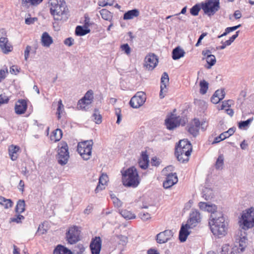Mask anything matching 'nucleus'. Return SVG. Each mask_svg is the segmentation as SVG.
I'll return each instance as SVG.
<instances>
[{"label": "nucleus", "mask_w": 254, "mask_h": 254, "mask_svg": "<svg viewBox=\"0 0 254 254\" xmlns=\"http://www.w3.org/2000/svg\"><path fill=\"white\" fill-rule=\"evenodd\" d=\"M108 181V177L106 174H102L99 179V184L97 186L95 191L96 193L98 192L100 190L105 189V186L106 185Z\"/></svg>", "instance_id": "5701e85b"}, {"label": "nucleus", "mask_w": 254, "mask_h": 254, "mask_svg": "<svg viewBox=\"0 0 254 254\" xmlns=\"http://www.w3.org/2000/svg\"><path fill=\"white\" fill-rule=\"evenodd\" d=\"M20 148L18 146L11 145L8 148V153L10 157V159L12 161H15L17 159L18 156V152L19 151Z\"/></svg>", "instance_id": "b1692460"}, {"label": "nucleus", "mask_w": 254, "mask_h": 254, "mask_svg": "<svg viewBox=\"0 0 254 254\" xmlns=\"http://www.w3.org/2000/svg\"><path fill=\"white\" fill-rule=\"evenodd\" d=\"M91 104V103L87 102V101L84 100V98L83 97L79 100L77 104V108L80 109L85 110Z\"/></svg>", "instance_id": "f704fd0d"}, {"label": "nucleus", "mask_w": 254, "mask_h": 254, "mask_svg": "<svg viewBox=\"0 0 254 254\" xmlns=\"http://www.w3.org/2000/svg\"><path fill=\"white\" fill-rule=\"evenodd\" d=\"M18 213V215H15L14 217L10 218V221L12 222H16L17 223H19L21 222V220H23L24 217L23 216L19 214Z\"/></svg>", "instance_id": "864d4df0"}, {"label": "nucleus", "mask_w": 254, "mask_h": 254, "mask_svg": "<svg viewBox=\"0 0 254 254\" xmlns=\"http://www.w3.org/2000/svg\"><path fill=\"white\" fill-rule=\"evenodd\" d=\"M117 238L120 240L119 244L125 245L127 243V237L123 235H118Z\"/></svg>", "instance_id": "5fc2aeb1"}, {"label": "nucleus", "mask_w": 254, "mask_h": 254, "mask_svg": "<svg viewBox=\"0 0 254 254\" xmlns=\"http://www.w3.org/2000/svg\"><path fill=\"white\" fill-rule=\"evenodd\" d=\"M9 98L7 96L1 94L0 95V106L8 102Z\"/></svg>", "instance_id": "bf43d9fd"}, {"label": "nucleus", "mask_w": 254, "mask_h": 254, "mask_svg": "<svg viewBox=\"0 0 254 254\" xmlns=\"http://www.w3.org/2000/svg\"><path fill=\"white\" fill-rule=\"evenodd\" d=\"M206 61L207 63L209 64V66L207 67V68H210L215 64V57L213 55L208 56V57L206 58Z\"/></svg>", "instance_id": "c03bdc74"}, {"label": "nucleus", "mask_w": 254, "mask_h": 254, "mask_svg": "<svg viewBox=\"0 0 254 254\" xmlns=\"http://www.w3.org/2000/svg\"><path fill=\"white\" fill-rule=\"evenodd\" d=\"M80 23L83 24L84 27L87 29L94 24V22L91 21L89 17H84L80 20Z\"/></svg>", "instance_id": "4c0bfd02"}, {"label": "nucleus", "mask_w": 254, "mask_h": 254, "mask_svg": "<svg viewBox=\"0 0 254 254\" xmlns=\"http://www.w3.org/2000/svg\"><path fill=\"white\" fill-rule=\"evenodd\" d=\"M37 20V18L36 17H29L25 19V22L26 24L30 25L34 23Z\"/></svg>", "instance_id": "13d9d810"}, {"label": "nucleus", "mask_w": 254, "mask_h": 254, "mask_svg": "<svg viewBox=\"0 0 254 254\" xmlns=\"http://www.w3.org/2000/svg\"><path fill=\"white\" fill-rule=\"evenodd\" d=\"M139 217L143 221H147L151 218L150 214L147 212H140Z\"/></svg>", "instance_id": "6e6d98bb"}, {"label": "nucleus", "mask_w": 254, "mask_h": 254, "mask_svg": "<svg viewBox=\"0 0 254 254\" xmlns=\"http://www.w3.org/2000/svg\"><path fill=\"white\" fill-rule=\"evenodd\" d=\"M0 48L4 54H7L12 50V47L6 37L0 38Z\"/></svg>", "instance_id": "a211bd4d"}, {"label": "nucleus", "mask_w": 254, "mask_h": 254, "mask_svg": "<svg viewBox=\"0 0 254 254\" xmlns=\"http://www.w3.org/2000/svg\"><path fill=\"white\" fill-rule=\"evenodd\" d=\"M25 203L23 199L19 200L15 207V211L17 213H21L25 210Z\"/></svg>", "instance_id": "473e14b6"}, {"label": "nucleus", "mask_w": 254, "mask_h": 254, "mask_svg": "<svg viewBox=\"0 0 254 254\" xmlns=\"http://www.w3.org/2000/svg\"><path fill=\"white\" fill-rule=\"evenodd\" d=\"M43 0H22V2L25 4L36 6L42 2Z\"/></svg>", "instance_id": "8fccbe9b"}, {"label": "nucleus", "mask_w": 254, "mask_h": 254, "mask_svg": "<svg viewBox=\"0 0 254 254\" xmlns=\"http://www.w3.org/2000/svg\"><path fill=\"white\" fill-rule=\"evenodd\" d=\"M41 42L43 46L49 47L53 43V41L52 37L47 32H45L42 35Z\"/></svg>", "instance_id": "393cba45"}, {"label": "nucleus", "mask_w": 254, "mask_h": 254, "mask_svg": "<svg viewBox=\"0 0 254 254\" xmlns=\"http://www.w3.org/2000/svg\"><path fill=\"white\" fill-rule=\"evenodd\" d=\"M64 112V106L62 103V101L60 100L58 101V107L57 108V114L58 115V119L59 120L61 118V114Z\"/></svg>", "instance_id": "a19ab883"}, {"label": "nucleus", "mask_w": 254, "mask_h": 254, "mask_svg": "<svg viewBox=\"0 0 254 254\" xmlns=\"http://www.w3.org/2000/svg\"><path fill=\"white\" fill-rule=\"evenodd\" d=\"M237 252L236 246L232 244L223 245V254H236Z\"/></svg>", "instance_id": "bb28decb"}, {"label": "nucleus", "mask_w": 254, "mask_h": 254, "mask_svg": "<svg viewBox=\"0 0 254 254\" xmlns=\"http://www.w3.org/2000/svg\"><path fill=\"white\" fill-rule=\"evenodd\" d=\"M27 107V103L24 100H19L15 104V112L18 115L25 113Z\"/></svg>", "instance_id": "412c9836"}, {"label": "nucleus", "mask_w": 254, "mask_h": 254, "mask_svg": "<svg viewBox=\"0 0 254 254\" xmlns=\"http://www.w3.org/2000/svg\"><path fill=\"white\" fill-rule=\"evenodd\" d=\"M79 232L77 227L70 228L66 233V240L70 244L76 243L79 240Z\"/></svg>", "instance_id": "9b49d317"}, {"label": "nucleus", "mask_w": 254, "mask_h": 254, "mask_svg": "<svg viewBox=\"0 0 254 254\" xmlns=\"http://www.w3.org/2000/svg\"><path fill=\"white\" fill-rule=\"evenodd\" d=\"M212 191L207 188H205L202 192V197L205 200H209L212 197Z\"/></svg>", "instance_id": "a18cd8bd"}, {"label": "nucleus", "mask_w": 254, "mask_h": 254, "mask_svg": "<svg viewBox=\"0 0 254 254\" xmlns=\"http://www.w3.org/2000/svg\"><path fill=\"white\" fill-rule=\"evenodd\" d=\"M100 13L101 16H109L111 14V12L104 8L100 10Z\"/></svg>", "instance_id": "338daca9"}, {"label": "nucleus", "mask_w": 254, "mask_h": 254, "mask_svg": "<svg viewBox=\"0 0 254 254\" xmlns=\"http://www.w3.org/2000/svg\"><path fill=\"white\" fill-rule=\"evenodd\" d=\"M222 100V89L216 90L211 97V102L214 104L218 103Z\"/></svg>", "instance_id": "cd10ccee"}, {"label": "nucleus", "mask_w": 254, "mask_h": 254, "mask_svg": "<svg viewBox=\"0 0 254 254\" xmlns=\"http://www.w3.org/2000/svg\"><path fill=\"white\" fill-rule=\"evenodd\" d=\"M185 122L182 123V119L180 117H176L172 115L169 118L165 120V124L169 129H173L180 125H184Z\"/></svg>", "instance_id": "f8f14e48"}, {"label": "nucleus", "mask_w": 254, "mask_h": 254, "mask_svg": "<svg viewBox=\"0 0 254 254\" xmlns=\"http://www.w3.org/2000/svg\"><path fill=\"white\" fill-rule=\"evenodd\" d=\"M139 11L137 9H133L125 12L124 16H138Z\"/></svg>", "instance_id": "603ef678"}, {"label": "nucleus", "mask_w": 254, "mask_h": 254, "mask_svg": "<svg viewBox=\"0 0 254 254\" xmlns=\"http://www.w3.org/2000/svg\"><path fill=\"white\" fill-rule=\"evenodd\" d=\"M121 48L122 49V50L124 51L127 55H128L130 54V48L129 47L127 44H125L122 45Z\"/></svg>", "instance_id": "4d7b16f0"}, {"label": "nucleus", "mask_w": 254, "mask_h": 254, "mask_svg": "<svg viewBox=\"0 0 254 254\" xmlns=\"http://www.w3.org/2000/svg\"><path fill=\"white\" fill-rule=\"evenodd\" d=\"M240 227L246 231L254 226V208L243 211L239 221Z\"/></svg>", "instance_id": "20e7f679"}, {"label": "nucleus", "mask_w": 254, "mask_h": 254, "mask_svg": "<svg viewBox=\"0 0 254 254\" xmlns=\"http://www.w3.org/2000/svg\"><path fill=\"white\" fill-rule=\"evenodd\" d=\"M145 100V94L143 92H137L131 98L129 104L132 108H138L144 103Z\"/></svg>", "instance_id": "1a4fd4ad"}, {"label": "nucleus", "mask_w": 254, "mask_h": 254, "mask_svg": "<svg viewBox=\"0 0 254 254\" xmlns=\"http://www.w3.org/2000/svg\"><path fill=\"white\" fill-rule=\"evenodd\" d=\"M195 104L200 107L201 110H204L207 108L206 103L201 100H196L194 101Z\"/></svg>", "instance_id": "09e8293b"}, {"label": "nucleus", "mask_w": 254, "mask_h": 254, "mask_svg": "<svg viewBox=\"0 0 254 254\" xmlns=\"http://www.w3.org/2000/svg\"><path fill=\"white\" fill-rule=\"evenodd\" d=\"M93 144L92 140H86L78 143L77 150L84 160H87L90 158Z\"/></svg>", "instance_id": "6e6552de"}, {"label": "nucleus", "mask_w": 254, "mask_h": 254, "mask_svg": "<svg viewBox=\"0 0 254 254\" xmlns=\"http://www.w3.org/2000/svg\"><path fill=\"white\" fill-rule=\"evenodd\" d=\"M9 72L11 74H16L18 72H19V71L17 66L12 65L10 67Z\"/></svg>", "instance_id": "774afa93"}, {"label": "nucleus", "mask_w": 254, "mask_h": 254, "mask_svg": "<svg viewBox=\"0 0 254 254\" xmlns=\"http://www.w3.org/2000/svg\"><path fill=\"white\" fill-rule=\"evenodd\" d=\"M222 133H220L219 136L217 137H215L212 140L213 136L209 137V142L211 144H215L217 143H219L222 141Z\"/></svg>", "instance_id": "49530a36"}, {"label": "nucleus", "mask_w": 254, "mask_h": 254, "mask_svg": "<svg viewBox=\"0 0 254 254\" xmlns=\"http://www.w3.org/2000/svg\"><path fill=\"white\" fill-rule=\"evenodd\" d=\"M90 32L89 29H87L84 26H77L75 29V34L77 36H84Z\"/></svg>", "instance_id": "c756f323"}, {"label": "nucleus", "mask_w": 254, "mask_h": 254, "mask_svg": "<svg viewBox=\"0 0 254 254\" xmlns=\"http://www.w3.org/2000/svg\"><path fill=\"white\" fill-rule=\"evenodd\" d=\"M83 98H84V100L87 101V102L92 103L93 100V91L91 90L88 91L85 94Z\"/></svg>", "instance_id": "37998d69"}, {"label": "nucleus", "mask_w": 254, "mask_h": 254, "mask_svg": "<svg viewBox=\"0 0 254 254\" xmlns=\"http://www.w3.org/2000/svg\"><path fill=\"white\" fill-rule=\"evenodd\" d=\"M93 120L96 124H100L102 122V117L100 114L99 111L95 109L94 113L92 115Z\"/></svg>", "instance_id": "58836bf2"}, {"label": "nucleus", "mask_w": 254, "mask_h": 254, "mask_svg": "<svg viewBox=\"0 0 254 254\" xmlns=\"http://www.w3.org/2000/svg\"><path fill=\"white\" fill-rule=\"evenodd\" d=\"M74 40L71 37L65 39L64 41V44L69 47L73 44Z\"/></svg>", "instance_id": "e2e57ef3"}, {"label": "nucleus", "mask_w": 254, "mask_h": 254, "mask_svg": "<svg viewBox=\"0 0 254 254\" xmlns=\"http://www.w3.org/2000/svg\"><path fill=\"white\" fill-rule=\"evenodd\" d=\"M200 213L197 210H192L190 214V218L187 221V225L190 228H194L201 222Z\"/></svg>", "instance_id": "9d476101"}, {"label": "nucleus", "mask_w": 254, "mask_h": 254, "mask_svg": "<svg viewBox=\"0 0 254 254\" xmlns=\"http://www.w3.org/2000/svg\"><path fill=\"white\" fill-rule=\"evenodd\" d=\"M191 228H190V226H188L187 223L185 225H182L179 232V239L181 242H184L186 241L188 235L190 233L188 229Z\"/></svg>", "instance_id": "4be33fe9"}, {"label": "nucleus", "mask_w": 254, "mask_h": 254, "mask_svg": "<svg viewBox=\"0 0 254 254\" xmlns=\"http://www.w3.org/2000/svg\"><path fill=\"white\" fill-rule=\"evenodd\" d=\"M0 204L4 206L5 208L7 209L12 206L13 202L10 199L0 196Z\"/></svg>", "instance_id": "72a5a7b5"}, {"label": "nucleus", "mask_w": 254, "mask_h": 254, "mask_svg": "<svg viewBox=\"0 0 254 254\" xmlns=\"http://www.w3.org/2000/svg\"><path fill=\"white\" fill-rule=\"evenodd\" d=\"M198 206L201 210L211 213L209 224L211 232L216 237L221 238L222 236V213L217 211V207L214 204L200 202Z\"/></svg>", "instance_id": "f257e3e1"}, {"label": "nucleus", "mask_w": 254, "mask_h": 254, "mask_svg": "<svg viewBox=\"0 0 254 254\" xmlns=\"http://www.w3.org/2000/svg\"><path fill=\"white\" fill-rule=\"evenodd\" d=\"M173 232L171 230H166L156 235V241L159 244H164L169 241L173 236Z\"/></svg>", "instance_id": "4468645a"}, {"label": "nucleus", "mask_w": 254, "mask_h": 254, "mask_svg": "<svg viewBox=\"0 0 254 254\" xmlns=\"http://www.w3.org/2000/svg\"><path fill=\"white\" fill-rule=\"evenodd\" d=\"M185 52L184 50L180 47L178 46L175 48L172 52V58L174 60L180 59L185 56Z\"/></svg>", "instance_id": "a878e982"}, {"label": "nucleus", "mask_w": 254, "mask_h": 254, "mask_svg": "<svg viewBox=\"0 0 254 254\" xmlns=\"http://www.w3.org/2000/svg\"><path fill=\"white\" fill-rule=\"evenodd\" d=\"M49 4L51 13L53 15L62 16L67 15L69 12L64 0H50Z\"/></svg>", "instance_id": "39448f33"}, {"label": "nucleus", "mask_w": 254, "mask_h": 254, "mask_svg": "<svg viewBox=\"0 0 254 254\" xmlns=\"http://www.w3.org/2000/svg\"><path fill=\"white\" fill-rule=\"evenodd\" d=\"M31 47L30 46H27L24 51V59L25 60L27 61L29 58V53L31 50Z\"/></svg>", "instance_id": "69168bd1"}, {"label": "nucleus", "mask_w": 254, "mask_h": 254, "mask_svg": "<svg viewBox=\"0 0 254 254\" xmlns=\"http://www.w3.org/2000/svg\"><path fill=\"white\" fill-rule=\"evenodd\" d=\"M102 246V240L99 237L93 238L90 244L92 254H100Z\"/></svg>", "instance_id": "f3484780"}, {"label": "nucleus", "mask_w": 254, "mask_h": 254, "mask_svg": "<svg viewBox=\"0 0 254 254\" xmlns=\"http://www.w3.org/2000/svg\"><path fill=\"white\" fill-rule=\"evenodd\" d=\"M215 168L216 170H222V156L220 154L216 160Z\"/></svg>", "instance_id": "de8ad7c7"}, {"label": "nucleus", "mask_w": 254, "mask_h": 254, "mask_svg": "<svg viewBox=\"0 0 254 254\" xmlns=\"http://www.w3.org/2000/svg\"><path fill=\"white\" fill-rule=\"evenodd\" d=\"M123 183L125 186L133 188H135L138 185L139 177L135 167H130L125 171L123 174Z\"/></svg>", "instance_id": "7ed1b4c3"}, {"label": "nucleus", "mask_w": 254, "mask_h": 254, "mask_svg": "<svg viewBox=\"0 0 254 254\" xmlns=\"http://www.w3.org/2000/svg\"><path fill=\"white\" fill-rule=\"evenodd\" d=\"M58 148L57 159L59 164L64 165L67 164L69 158L68 145L66 142H61Z\"/></svg>", "instance_id": "423d86ee"}, {"label": "nucleus", "mask_w": 254, "mask_h": 254, "mask_svg": "<svg viewBox=\"0 0 254 254\" xmlns=\"http://www.w3.org/2000/svg\"><path fill=\"white\" fill-rule=\"evenodd\" d=\"M144 66L149 70H153L157 65L158 59L153 54L146 56L144 60Z\"/></svg>", "instance_id": "ddd939ff"}, {"label": "nucleus", "mask_w": 254, "mask_h": 254, "mask_svg": "<svg viewBox=\"0 0 254 254\" xmlns=\"http://www.w3.org/2000/svg\"><path fill=\"white\" fill-rule=\"evenodd\" d=\"M241 26V24H239L237 26H233V27H227L226 28L225 32H223V36H226L228 34H229L230 32H233L236 30H237L238 28L240 27Z\"/></svg>", "instance_id": "3c124183"}, {"label": "nucleus", "mask_w": 254, "mask_h": 254, "mask_svg": "<svg viewBox=\"0 0 254 254\" xmlns=\"http://www.w3.org/2000/svg\"><path fill=\"white\" fill-rule=\"evenodd\" d=\"M54 254H72L71 251L61 245H58L54 251Z\"/></svg>", "instance_id": "7c9ffc66"}, {"label": "nucleus", "mask_w": 254, "mask_h": 254, "mask_svg": "<svg viewBox=\"0 0 254 254\" xmlns=\"http://www.w3.org/2000/svg\"><path fill=\"white\" fill-rule=\"evenodd\" d=\"M169 78L167 72H164L161 78V85L159 97L161 99L164 98L167 92V86L169 83Z\"/></svg>", "instance_id": "2eb2a0df"}, {"label": "nucleus", "mask_w": 254, "mask_h": 254, "mask_svg": "<svg viewBox=\"0 0 254 254\" xmlns=\"http://www.w3.org/2000/svg\"><path fill=\"white\" fill-rule=\"evenodd\" d=\"M7 73L8 69L7 68H6L5 70L4 69L0 70V82L5 78Z\"/></svg>", "instance_id": "052dcab7"}, {"label": "nucleus", "mask_w": 254, "mask_h": 254, "mask_svg": "<svg viewBox=\"0 0 254 254\" xmlns=\"http://www.w3.org/2000/svg\"><path fill=\"white\" fill-rule=\"evenodd\" d=\"M242 233V231H241L240 235H239V233H238L239 238L236 239V243L239 244L238 247L237 245H234V246H236V250L238 253L244 252L247 245L246 233L244 232V235H243Z\"/></svg>", "instance_id": "dca6fc26"}, {"label": "nucleus", "mask_w": 254, "mask_h": 254, "mask_svg": "<svg viewBox=\"0 0 254 254\" xmlns=\"http://www.w3.org/2000/svg\"><path fill=\"white\" fill-rule=\"evenodd\" d=\"M178 182V178L176 173L169 174L167 175L166 181L163 183L165 189L170 188Z\"/></svg>", "instance_id": "6ab92c4d"}, {"label": "nucleus", "mask_w": 254, "mask_h": 254, "mask_svg": "<svg viewBox=\"0 0 254 254\" xmlns=\"http://www.w3.org/2000/svg\"><path fill=\"white\" fill-rule=\"evenodd\" d=\"M201 9H202L201 2L200 3H197L191 8L190 13L193 16L197 15Z\"/></svg>", "instance_id": "c9c22d12"}, {"label": "nucleus", "mask_w": 254, "mask_h": 254, "mask_svg": "<svg viewBox=\"0 0 254 254\" xmlns=\"http://www.w3.org/2000/svg\"><path fill=\"white\" fill-rule=\"evenodd\" d=\"M192 150L191 144L186 139L181 140L176 147L175 154L179 161L188 162Z\"/></svg>", "instance_id": "f03ea898"}, {"label": "nucleus", "mask_w": 254, "mask_h": 254, "mask_svg": "<svg viewBox=\"0 0 254 254\" xmlns=\"http://www.w3.org/2000/svg\"><path fill=\"white\" fill-rule=\"evenodd\" d=\"M140 167L142 169H145L148 167V162L142 161L141 160H139L138 162Z\"/></svg>", "instance_id": "0e129e2a"}, {"label": "nucleus", "mask_w": 254, "mask_h": 254, "mask_svg": "<svg viewBox=\"0 0 254 254\" xmlns=\"http://www.w3.org/2000/svg\"><path fill=\"white\" fill-rule=\"evenodd\" d=\"M120 214L126 219H135L136 216L134 214L132 213L131 211L126 209H122L119 210Z\"/></svg>", "instance_id": "c85d7f7f"}, {"label": "nucleus", "mask_w": 254, "mask_h": 254, "mask_svg": "<svg viewBox=\"0 0 254 254\" xmlns=\"http://www.w3.org/2000/svg\"><path fill=\"white\" fill-rule=\"evenodd\" d=\"M200 92L202 94H204L206 93L208 88V83L205 80L201 81L200 82Z\"/></svg>", "instance_id": "ea45409f"}, {"label": "nucleus", "mask_w": 254, "mask_h": 254, "mask_svg": "<svg viewBox=\"0 0 254 254\" xmlns=\"http://www.w3.org/2000/svg\"><path fill=\"white\" fill-rule=\"evenodd\" d=\"M254 120V118L252 117L248 119L247 121H241L239 123L238 127L240 129H243L249 126V125L253 122Z\"/></svg>", "instance_id": "79ce46f5"}, {"label": "nucleus", "mask_w": 254, "mask_h": 254, "mask_svg": "<svg viewBox=\"0 0 254 254\" xmlns=\"http://www.w3.org/2000/svg\"><path fill=\"white\" fill-rule=\"evenodd\" d=\"M114 205L117 207H120L122 206L123 202L117 197L114 198L112 200Z\"/></svg>", "instance_id": "680f3d73"}, {"label": "nucleus", "mask_w": 254, "mask_h": 254, "mask_svg": "<svg viewBox=\"0 0 254 254\" xmlns=\"http://www.w3.org/2000/svg\"><path fill=\"white\" fill-rule=\"evenodd\" d=\"M240 31H237L235 34L232 35L229 40H226L224 42H223V49H224L226 47L230 46L236 39V38L238 37L239 35Z\"/></svg>", "instance_id": "e433bc0d"}, {"label": "nucleus", "mask_w": 254, "mask_h": 254, "mask_svg": "<svg viewBox=\"0 0 254 254\" xmlns=\"http://www.w3.org/2000/svg\"><path fill=\"white\" fill-rule=\"evenodd\" d=\"M201 4L202 10L208 16L214 15L220 8L219 0H206Z\"/></svg>", "instance_id": "0eeeda50"}, {"label": "nucleus", "mask_w": 254, "mask_h": 254, "mask_svg": "<svg viewBox=\"0 0 254 254\" xmlns=\"http://www.w3.org/2000/svg\"><path fill=\"white\" fill-rule=\"evenodd\" d=\"M63 135L62 131L60 129H56L55 130L51 136V139L52 140L56 142L60 140Z\"/></svg>", "instance_id": "2f4dec72"}, {"label": "nucleus", "mask_w": 254, "mask_h": 254, "mask_svg": "<svg viewBox=\"0 0 254 254\" xmlns=\"http://www.w3.org/2000/svg\"><path fill=\"white\" fill-rule=\"evenodd\" d=\"M200 127V122L197 119H194L193 121L188 127V130L193 136H196L198 133Z\"/></svg>", "instance_id": "aec40b11"}]
</instances>
